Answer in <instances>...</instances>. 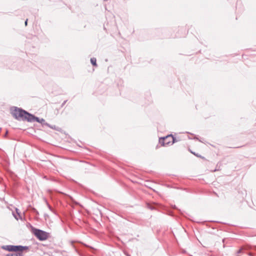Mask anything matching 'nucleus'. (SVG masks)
<instances>
[{
  "instance_id": "1",
  "label": "nucleus",
  "mask_w": 256,
  "mask_h": 256,
  "mask_svg": "<svg viewBox=\"0 0 256 256\" xmlns=\"http://www.w3.org/2000/svg\"><path fill=\"white\" fill-rule=\"evenodd\" d=\"M12 114L18 120H27L28 122L32 119V114L19 108H16Z\"/></svg>"
},
{
  "instance_id": "2",
  "label": "nucleus",
  "mask_w": 256,
  "mask_h": 256,
  "mask_svg": "<svg viewBox=\"0 0 256 256\" xmlns=\"http://www.w3.org/2000/svg\"><path fill=\"white\" fill-rule=\"evenodd\" d=\"M33 232L35 236L40 240H46L49 236V234L36 228L33 229Z\"/></svg>"
},
{
  "instance_id": "3",
  "label": "nucleus",
  "mask_w": 256,
  "mask_h": 256,
  "mask_svg": "<svg viewBox=\"0 0 256 256\" xmlns=\"http://www.w3.org/2000/svg\"><path fill=\"white\" fill-rule=\"evenodd\" d=\"M2 248L9 252H22L24 250L27 248L26 246H12L8 245L3 246Z\"/></svg>"
},
{
  "instance_id": "4",
  "label": "nucleus",
  "mask_w": 256,
  "mask_h": 256,
  "mask_svg": "<svg viewBox=\"0 0 256 256\" xmlns=\"http://www.w3.org/2000/svg\"><path fill=\"white\" fill-rule=\"evenodd\" d=\"M174 138L171 136H168L166 138L160 139V142L163 146H166L169 144L170 142L172 144L174 143Z\"/></svg>"
},
{
  "instance_id": "5",
  "label": "nucleus",
  "mask_w": 256,
  "mask_h": 256,
  "mask_svg": "<svg viewBox=\"0 0 256 256\" xmlns=\"http://www.w3.org/2000/svg\"><path fill=\"white\" fill-rule=\"evenodd\" d=\"M32 121H36L37 122H40L41 124L43 123L45 120L43 118H42V119H39V118H37V117H35L34 116H32V120H30V122H32Z\"/></svg>"
},
{
  "instance_id": "6",
  "label": "nucleus",
  "mask_w": 256,
  "mask_h": 256,
  "mask_svg": "<svg viewBox=\"0 0 256 256\" xmlns=\"http://www.w3.org/2000/svg\"><path fill=\"white\" fill-rule=\"evenodd\" d=\"M17 252L16 254H8L6 256H22V252Z\"/></svg>"
},
{
  "instance_id": "7",
  "label": "nucleus",
  "mask_w": 256,
  "mask_h": 256,
  "mask_svg": "<svg viewBox=\"0 0 256 256\" xmlns=\"http://www.w3.org/2000/svg\"><path fill=\"white\" fill-rule=\"evenodd\" d=\"M96 58H92L90 59L91 63L94 66H96Z\"/></svg>"
},
{
  "instance_id": "8",
  "label": "nucleus",
  "mask_w": 256,
  "mask_h": 256,
  "mask_svg": "<svg viewBox=\"0 0 256 256\" xmlns=\"http://www.w3.org/2000/svg\"><path fill=\"white\" fill-rule=\"evenodd\" d=\"M27 22H28V20H26V22H25V24H26V25H27Z\"/></svg>"
},
{
  "instance_id": "9",
  "label": "nucleus",
  "mask_w": 256,
  "mask_h": 256,
  "mask_svg": "<svg viewBox=\"0 0 256 256\" xmlns=\"http://www.w3.org/2000/svg\"><path fill=\"white\" fill-rule=\"evenodd\" d=\"M240 252H241V250H240L238 251V253Z\"/></svg>"
},
{
  "instance_id": "10",
  "label": "nucleus",
  "mask_w": 256,
  "mask_h": 256,
  "mask_svg": "<svg viewBox=\"0 0 256 256\" xmlns=\"http://www.w3.org/2000/svg\"><path fill=\"white\" fill-rule=\"evenodd\" d=\"M194 155H196V156H198V154H194Z\"/></svg>"
}]
</instances>
